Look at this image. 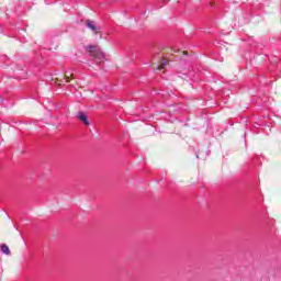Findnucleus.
Masks as SVG:
<instances>
[{
    "instance_id": "1",
    "label": "nucleus",
    "mask_w": 281,
    "mask_h": 281,
    "mask_svg": "<svg viewBox=\"0 0 281 281\" xmlns=\"http://www.w3.org/2000/svg\"><path fill=\"white\" fill-rule=\"evenodd\" d=\"M88 49H92V56H94V58L97 60H103L104 58V53L102 52V49L94 47V46H88Z\"/></svg>"
},
{
    "instance_id": "2",
    "label": "nucleus",
    "mask_w": 281,
    "mask_h": 281,
    "mask_svg": "<svg viewBox=\"0 0 281 281\" xmlns=\"http://www.w3.org/2000/svg\"><path fill=\"white\" fill-rule=\"evenodd\" d=\"M78 120H80V122H82L85 124V126H89V119L87 117V114H85V112H79L77 114Z\"/></svg>"
},
{
    "instance_id": "3",
    "label": "nucleus",
    "mask_w": 281,
    "mask_h": 281,
    "mask_svg": "<svg viewBox=\"0 0 281 281\" xmlns=\"http://www.w3.org/2000/svg\"><path fill=\"white\" fill-rule=\"evenodd\" d=\"M86 25L87 27H89V30H92V32H95L98 30V26H95V24H93V21L91 20H87Z\"/></svg>"
},
{
    "instance_id": "4",
    "label": "nucleus",
    "mask_w": 281,
    "mask_h": 281,
    "mask_svg": "<svg viewBox=\"0 0 281 281\" xmlns=\"http://www.w3.org/2000/svg\"><path fill=\"white\" fill-rule=\"evenodd\" d=\"M1 251L2 254H5V256H10V247H8V245L3 244L1 246Z\"/></svg>"
},
{
    "instance_id": "5",
    "label": "nucleus",
    "mask_w": 281,
    "mask_h": 281,
    "mask_svg": "<svg viewBox=\"0 0 281 281\" xmlns=\"http://www.w3.org/2000/svg\"><path fill=\"white\" fill-rule=\"evenodd\" d=\"M166 65H168V61H162V64L157 68L158 71H161Z\"/></svg>"
}]
</instances>
